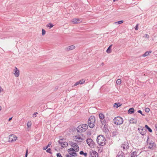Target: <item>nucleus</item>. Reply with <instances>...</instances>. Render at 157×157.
Instances as JSON below:
<instances>
[{
	"mask_svg": "<svg viewBox=\"0 0 157 157\" xmlns=\"http://www.w3.org/2000/svg\"><path fill=\"white\" fill-rule=\"evenodd\" d=\"M99 117L100 120H102L105 119V116L104 114L101 113H100L99 114Z\"/></svg>",
	"mask_w": 157,
	"mask_h": 157,
	"instance_id": "b1692460",
	"label": "nucleus"
},
{
	"mask_svg": "<svg viewBox=\"0 0 157 157\" xmlns=\"http://www.w3.org/2000/svg\"><path fill=\"white\" fill-rule=\"evenodd\" d=\"M95 119L94 116H91L89 118V127L93 128L94 126Z\"/></svg>",
	"mask_w": 157,
	"mask_h": 157,
	"instance_id": "7ed1b4c3",
	"label": "nucleus"
},
{
	"mask_svg": "<svg viewBox=\"0 0 157 157\" xmlns=\"http://www.w3.org/2000/svg\"><path fill=\"white\" fill-rule=\"evenodd\" d=\"M134 110L133 108H130L129 109L128 111V113L131 114L134 112Z\"/></svg>",
	"mask_w": 157,
	"mask_h": 157,
	"instance_id": "5701e85b",
	"label": "nucleus"
},
{
	"mask_svg": "<svg viewBox=\"0 0 157 157\" xmlns=\"http://www.w3.org/2000/svg\"><path fill=\"white\" fill-rule=\"evenodd\" d=\"M74 140L75 141L81 142L82 140L81 137L79 136H75L74 137Z\"/></svg>",
	"mask_w": 157,
	"mask_h": 157,
	"instance_id": "2eb2a0df",
	"label": "nucleus"
},
{
	"mask_svg": "<svg viewBox=\"0 0 157 157\" xmlns=\"http://www.w3.org/2000/svg\"><path fill=\"white\" fill-rule=\"evenodd\" d=\"M137 120L136 119L132 118L129 120V124H136L137 122Z\"/></svg>",
	"mask_w": 157,
	"mask_h": 157,
	"instance_id": "f3484780",
	"label": "nucleus"
},
{
	"mask_svg": "<svg viewBox=\"0 0 157 157\" xmlns=\"http://www.w3.org/2000/svg\"><path fill=\"white\" fill-rule=\"evenodd\" d=\"M121 105L120 103H116L114 104V107H116V108H117L118 107L120 106Z\"/></svg>",
	"mask_w": 157,
	"mask_h": 157,
	"instance_id": "393cba45",
	"label": "nucleus"
},
{
	"mask_svg": "<svg viewBox=\"0 0 157 157\" xmlns=\"http://www.w3.org/2000/svg\"><path fill=\"white\" fill-rule=\"evenodd\" d=\"M89 135L91 134V133L90 132H89Z\"/></svg>",
	"mask_w": 157,
	"mask_h": 157,
	"instance_id": "5fc2aeb1",
	"label": "nucleus"
},
{
	"mask_svg": "<svg viewBox=\"0 0 157 157\" xmlns=\"http://www.w3.org/2000/svg\"><path fill=\"white\" fill-rule=\"evenodd\" d=\"M2 107L1 106H0V111L1 110Z\"/></svg>",
	"mask_w": 157,
	"mask_h": 157,
	"instance_id": "864d4df0",
	"label": "nucleus"
},
{
	"mask_svg": "<svg viewBox=\"0 0 157 157\" xmlns=\"http://www.w3.org/2000/svg\"><path fill=\"white\" fill-rule=\"evenodd\" d=\"M32 123L31 121H28L27 123V126L28 128H29L31 125Z\"/></svg>",
	"mask_w": 157,
	"mask_h": 157,
	"instance_id": "7c9ffc66",
	"label": "nucleus"
},
{
	"mask_svg": "<svg viewBox=\"0 0 157 157\" xmlns=\"http://www.w3.org/2000/svg\"><path fill=\"white\" fill-rule=\"evenodd\" d=\"M145 37L147 38H148L149 37V36L147 34H146L145 35Z\"/></svg>",
	"mask_w": 157,
	"mask_h": 157,
	"instance_id": "a19ab883",
	"label": "nucleus"
},
{
	"mask_svg": "<svg viewBox=\"0 0 157 157\" xmlns=\"http://www.w3.org/2000/svg\"><path fill=\"white\" fill-rule=\"evenodd\" d=\"M137 112L140 113L142 116H144L145 115L142 113V112L140 110H139Z\"/></svg>",
	"mask_w": 157,
	"mask_h": 157,
	"instance_id": "f704fd0d",
	"label": "nucleus"
},
{
	"mask_svg": "<svg viewBox=\"0 0 157 157\" xmlns=\"http://www.w3.org/2000/svg\"><path fill=\"white\" fill-rule=\"evenodd\" d=\"M87 122H88V120L87 121Z\"/></svg>",
	"mask_w": 157,
	"mask_h": 157,
	"instance_id": "13d9d810",
	"label": "nucleus"
},
{
	"mask_svg": "<svg viewBox=\"0 0 157 157\" xmlns=\"http://www.w3.org/2000/svg\"><path fill=\"white\" fill-rule=\"evenodd\" d=\"M138 130L140 134L143 136L144 135L146 134L145 130L142 127L138 128Z\"/></svg>",
	"mask_w": 157,
	"mask_h": 157,
	"instance_id": "9d476101",
	"label": "nucleus"
},
{
	"mask_svg": "<svg viewBox=\"0 0 157 157\" xmlns=\"http://www.w3.org/2000/svg\"><path fill=\"white\" fill-rule=\"evenodd\" d=\"M156 130H157V129H156Z\"/></svg>",
	"mask_w": 157,
	"mask_h": 157,
	"instance_id": "052dcab7",
	"label": "nucleus"
},
{
	"mask_svg": "<svg viewBox=\"0 0 157 157\" xmlns=\"http://www.w3.org/2000/svg\"><path fill=\"white\" fill-rule=\"evenodd\" d=\"M113 46V44L110 45L108 48H109L110 49H111V47L112 46Z\"/></svg>",
	"mask_w": 157,
	"mask_h": 157,
	"instance_id": "8fccbe9b",
	"label": "nucleus"
},
{
	"mask_svg": "<svg viewBox=\"0 0 157 157\" xmlns=\"http://www.w3.org/2000/svg\"><path fill=\"white\" fill-rule=\"evenodd\" d=\"M156 130H157V129H156Z\"/></svg>",
	"mask_w": 157,
	"mask_h": 157,
	"instance_id": "bf43d9fd",
	"label": "nucleus"
},
{
	"mask_svg": "<svg viewBox=\"0 0 157 157\" xmlns=\"http://www.w3.org/2000/svg\"><path fill=\"white\" fill-rule=\"evenodd\" d=\"M101 128H102V130L103 132H105V133H108L109 130L107 125L105 124V125L101 126Z\"/></svg>",
	"mask_w": 157,
	"mask_h": 157,
	"instance_id": "9b49d317",
	"label": "nucleus"
},
{
	"mask_svg": "<svg viewBox=\"0 0 157 157\" xmlns=\"http://www.w3.org/2000/svg\"><path fill=\"white\" fill-rule=\"evenodd\" d=\"M118 134V132L116 130L114 131L113 132V136H116Z\"/></svg>",
	"mask_w": 157,
	"mask_h": 157,
	"instance_id": "c85d7f7f",
	"label": "nucleus"
},
{
	"mask_svg": "<svg viewBox=\"0 0 157 157\" xmlns=\"http://www.w3.org/2000/svg\"><path fill=\"white\" fill-rule=\"evenodd\" d=\"M17 139V137L16 135L13 134L10 135L8 138V141L10 142H13L16 141Z\"/></svg>",
	"mask_w": 157,
	"mask_h": 157,
	"instance_id": "423d86ee",
	"label": "nucleus"
},
{
	"mask_svg": "<svg viewBox=\"0 0 157 157\" xmlns=\"http://www.w3.org/2000/svg\"><path fill=\"white\" fill-rule=\"evenodd\" d=\"M69 144L72 147L71 148H73L75 151H79V148L77 144L72 141H71L70 142Z\"/></svg>",
	"mask_w": 157,
	"mask_h": 157,
	"instance_id": "39448f33",
	"label": "nucleus"
},
{
	"mask_svg": "<svg viewBox=\"0 0 157 157\" xmlns=\"http://www.w3.org/2000/svg\"><path fill=\"white\" fill-rule=\"evenodd\" d=\"M106 52L108 53H110L111 52V49H110L108 48L107 49Z\"/></svg>",
	"mask_w": 157,
	"mask_h": 157,
	"instance_id": "473e14b6",
	"label": "nucleus"
},
{
	"mask_svg": "<svg viewBox=\"0 0 157 157\" xmlns=\"http://www.w3.org/2000/svg\"><path fill=\"white\" fill-rule=\"evenodd\" d=\"M83 155H84V156L86 157L87 156V154L86 153H84V154Z\"/></svg>",
	"mask_w": 157,
	"mask_h": 157,
	"instance_id": "c03bdc74",
	"label": "nucleus"
},
{
	"mask_svg": "<svg viewBox=\"0 0 157 157\" xmlns=\"http://www.w3.org/2000/svg\"><path fill=\"white\" fill-rule=\"evenodd\" d=\"M152 52L151 51H147L142 56L143 57H145L146 56H147L149 55L150 53H151Z\"/></svg>",
	"mask_w": 157,
	"mask_h": 157,
	"instance_id": "4be33fe9",
	"label": "nucleus"
},
{
	"mask_svg": "<svg viewBox=\"0 0 157 157\" xmlns=\"http://www.w3.org/2000/svg\"><path fill=\"white\" fill-rule=\"evenodd\" d=\"M88 128V126L86 124H82L79 126L77 128V130L78 132L81 133L86 131Z\"/></svg>",
	"mask_w": 157,
	"mask_h": 157,
	"instance_id": "f03ea898",
	"label": "nucleus"
},
{
	"mask_svg": "<svg viewBox=\"0 0 157 157\" xmlns=\"http://www.w3.org/2000/svg\"><path fill=\"white\" fill-rule=\"evenodd\" d=\"M85 82V80L83 79H81L79 80V81L76 82L74 85L73 86H76L78 84H82L84 83Z\"/></svg>",
	"mask_w": 157,
	"mask_h": 157,
	"instance_id": "dca6fc26",
	"label": "nucleus"
},
{
	"mask_svg": "<svg viewBox=\"0 0 157 157\" xmlns=\"http://www.w3.org/2000/svg\"><path fill=\"white\" fill-rule=\"evenodd\" d=\"M28 152V149H27L26 150V153H25V157H27Z\"/></svg>",
	"mask_w": 157,
	"mask_h": 157,
	"instance_id": "4c0bfd02",
	"label": "nucleus"
},
{
	"mask_svg": "<svg viewBox=\"0 0 157 157\" xmlns=\"http://www.w3.org/2000/svg\"><path fill=\"white\" fill-rule=\"evenodd\" d=\"M3 91V89L2 88H1V87H0V92H2Z\"/></svg>",
	"mask_w": 157,
	"mask_h": 157,
	"instance_id": "a18cd8bd",
	"label": "nucleus"
},
{
	"mask_svg": "<svg viewBox=\"0 0 157 157\" xmlns=\"http://www.w3.org/2000/svg\"><path fill=\"white\" fill-rule=\"evenodd\" d=\"M100 121L102 126L106 124V121L105 119L100 120Z\"/></svg>",
	"mask_w": 157,
	"mask_h": 157,
	"instance_id": "bb28decb",
	"label": "nucleus"
},
{
	"mask_svg": "<svg viewBox=\"0 0 157 157\" xmlns=\"http://www.w3.org/2000/svg\"><path fill=\"white\" fill-rule=\"evenodd\" d=\"M51 142H50L48 143V145L47 146L48 147L50 146V145H51Z\"/></svg>",
	"mask_w": 157,
	"mask_h": 157,
	"instance_id": "09e8293b",
	"label": "nucleus"
},
{
	"mask_svg": "<svg viewBox=\"0 0 157 157\" xmlns=\"http://www.w3.org/2000/svg\"><path fill=\"white\" fill-rule=\"evenodd\" d=\"M86 142L87 144H88V139H87L86 140Z\"/></svg>",
	"mask_w": 157,
	"mask_h": 157,
	"instance_id": "603ef678",
	"label": "nucleus"
},
{
	"mask_svg": "<svg viewBox=\"0 0 157 157\" xmlns=\"http://www.w3.org/2000/svg\"><path fill=\"white\" fill-rule=\"evenodd\" d=\"M46 31L44 29H42V35H44L45 34Z\"/></svg>",
	"mask_w": 157,
	"mask_h": 157,
	"instance_id": "e433bc0d",
	"label": "nucleus"
},
{
	"mask_svg": "<svg viewBox=\"0 0 157 157\" xmlns=\"http://www.w3.org/2000/svg\"><path fill=\"white\" fill-rule=\"evenodd\" d=\"M54 25L51 23L48 24L47 25V27H49V29H51L53 26Z\"/></svg>",
	"mask_w": 157,
	"mask_h": 157,
	"instance_id": "cd10ccee",
	"label": "nucleus"
},
{
	"mask_svg": "<svg viewBox=\"0 0 157 157\" xmlns=\"http://www.w3.org/2000/svg\"><path fill=\"white\" fill-rule=\"evenodd\" d=\"M63 138H60L59 140H58V142L62 147H67L68 145V143L66 142H63Z\"/></svg>",
	"mask_w": 157,
	"mask_h": 157,
	"instance_id": "0eeeda50",
	"label": "nucleus"
},
{
	"mask_svg": "<svg viewBox=\"0 0 157 157\" xmlns=\"http://www.w3.org/2000/svg\"><path fill=\"white\" fill-rule=\"evenodd\" d=\"M66 157H73V156L71 155H66Z\"/></svg>",
	"mask_w": 157,
	"mask_h": 157,
	"instance_id": "37998d69",
	"label": "nucleus"
},
{
	"mask_svg": "<svg viewBox=\"0 0 157 157\" xmlns=\"http://www.w3.org/2000/svg\"><path fill=\"white\" fill-rule=\"evenodd\" d=\"M57 157H62L61 154L59 153H57Z\"/></svg>",
	"mask_w": 157,
	"mask_h": 157,
	"instance_id": "58836bf2",
	"label": "nucleus"
},
{
	"mask_svg": "<svg viewBox=\"0 0 157 157\" xmlns=\"http://www.w3.org/2000/svg\"><path fill=\"white\" fill-rule=\"evenodd\" d=\"M138 24H137L136 25V26H135V29L136 30H138Z\"/></svg>",
	"mask_w": 157,
	"mask_h": 157,
	"instance_id": "ea45409f",
	"label": "nucleus"
},
{
	"mask_svg": "<svg viewBox=\"0 0 157 157\" xmlns=\"http://www.w3.org/2000/svg\"><path fill=\"white\" fill-rule=\"evenodd\" d=\"M124 21H123L121 20L120 21H117V22H115V24H120L123 22Z\"/></svg>",
	"mask_w": 157,
	"mask_h": 157,
	"instance_id": "2f4dec72",
	"label": "nucleus"
},
{
	"mask_svg": "<svg viewBox=\"0 0 157 157\" xmlns=\"http://www.w3.org/2000/svg\"><path fill=\"white\" fill-rule=\"evenodd\" d=\"M95 146V143L91 139H89V146L91 148H94Z\"/></svg>",
	"mask_w": 157,
	"mask_h": 157,
	"instance_id": "4468645a",
	"label": "nucleus"
},
{
	"mask_svg": "<svg viewBox=\"0 0 157 157\" xmlns=\"http://www.w3.org/2000/svg\"><path fill=\"white\" fill-rule=\"evenodd\" d=\"M68 152L69 153L70 155H71L72 156L74 157L76 156H77V154L76 153V152L77 151H75L73 148L68 149L67 150Z\"/></svg>",
	"mask_w": 157,
	"mask_h": 157,
	"instance_id": "6e6552de",
	"label": "nucleus"
},
{
	"mask_svg": "<svg viewBox=\"0 0 157 157\" xmlns=\"http://www.w3.org/2000/svg\"><path fill=\"white\" fill-rule=\"evenodd\" d=\"M101 64L102 65H104V64L103 63H101Z\"/></svg>",
	"mask_w": 157,
	"mask_h": 157,
	"instance_id": "6e6d98bb",
	"label": "nucleus"
},
{
	"mask_svg": "<svg viewBox=\"0 0 157 157\" xmlns=\"http://www.w3.org/2000/svg\"><path fill=\"white\" fill-rule=\"evenodd\" d=\"M121 80L120 79H118L116 81V83L117 85H120L121 83Z\"/></svg>",
	"mask_w": 157,
	"mask_h": 157,
	"instance_id": "c756f323",
	"label": "nucleus"
},
{
	"mask_svg": "<svg viewBox=\"0 0 157 157\" xmlns=\"http://www.w3.org/2000/svg\"><path fill=\"white\" fill-rule=\"evenodd\" d=\"M48 148V147H47V146H46V147H43V149L44 150H46Z\"/></svg>",
	"mask_w": 157,
	"mask_h": 157,
	"instance_id": "49530a36",
	"label": "nucleus"
},
{
	"mask_svg": "<svg viewBox=\"0 0 157 157\" xmlns=\"http://www.w3.org/2000/svg\"><path fill=\"white\" fill-rule=\"evenodd\" d=\"M125 155L124 153L122 151H119L116 157H125Z\"/></svg>",
	"mask_w": 157,
	"mask_h": 157,
	"instance_id": "6ab92c4d",
	"label": "nucleus"
},
{
	"mask_svg": "<svg viewBox=\"0 0 157 157\" xmlns=\"http://www.w3.org/2000/svg\"><path fill=\"white\" fill-rule=\"evenodd\" d=\"M12 117H10V118H9V119L8 121H11L12 120Z\"/></svg>",
	"mask_w": 157,
	"mask_h": 157,
	"instance_id": "3c124183",
	"label": "nucleus"
},
{
	"mask_svg": "<svg viewBox=\"0 0 157 157\" xmlns=\"http://www.w3.org/2000/svg\"><path fill=\"white\" fill-rule=\"evenodd\" d=\"M72 21L74 24L79 23L82 21L79 19H74L72 20Z\"/></svg>",
	"mask_w": 157,
	"mask_h": 157,
	"instance_id": "a211bd4d",
	"label": "nucleus"
},
{
	"mask_svg": "<svg viewBox=\"0 0 157 157\" xmlns=\"http://www.w3.org/2000/svg\"><path fill=\"white\" fill-rule=\"evenodd\" d=\"M137 152L136 151H133L131 153V157H136L137 156Z\"/></svg>",
	"mask_w": 157,
	"mask_h": 157,
	"instance_id": "412c9836",
	"label": "nucleus"
},
{
	"mask_svg": "<svg viewBox=\"0 0 157 157\" xmlns=\"http://www.w3.org/2000/svg\"><path fill=\"white\" fill-rule=\"evenodd\" d=\"M75 48V46L72 45L68 46L66 48V50L67 51H69L74 49Z\"/></svg>",
	"mask_w": 157,
	"mask_h": 157,
	"instance_id": "aec40b11",
	"label": "nucleus"
},
{
	"mask_svg": "<svg viewBox=\"0 0 157 157\" xmlns=\"http://www.w3.org/2000/svg\"><path fill=\"white\" fill-rule=\"evenodd\" d=\"M113 121L114 123L117 125H120L122 124L123 121L122 118L119 117H117L115 118Z\"/></svg>",
	"mask_w": 157,
	"mask_h": 157,
	"instance_id": "20e7f679",
	"label": "nucleus"
},
{
	"mask_svg": "<svg viewBox=\"0 0 157 157\" xmlns=\"http://www.w3.org/2000/svg\"><path fill=\"white\" fill-rule=\"evenodd\" d=\"M150 109L149 108H145V110L146 112H147V113L149 112V111H150Z\"/></svg>",
	"mask_w": 157,
	"mask_h": 157,
	"instance_id": "72a5a7b5",
	"label": "nucleus"
},
{
	"mask_svg": "<svg viewBox=\"0 0 157 157\" xmlns=\"http://www.w3.org/2000/svg\"><path fill=\"white\" fill-rule=\"evenodd\" d=\"M37 113V112L33 114V117H34L35 116V117H36V114Z\"/></svg>",
	"mask_w": 157,
	"mask_h": 157,
	"instance_id": "de8ad7c7",
	"label": "nucleus"
},
{
	"mask_svg": "<svg viewBox=\"0 0 157 157\" xmlns=\"http://www.w3.org/2000/svg\"><path fill=\"white\" fill-rule=\"evenodd\" d=\"M121 147L124 150L128 149L129 147V144L127 142H124L121 144Z\"/></svg>",
	"mask_w": 157,
	"mask_h": 157,
	"instance_id": "1a4fd4ad",
	"label": "nucleus"
},
{
	"mask_svg": "<svg viewBox=\"0 0 157 157\" xmlns=\"http://www.w3.org/2000/svg\"><path fill=\"white\" fill-rule=\"evenodd\" d=\"M97 141L98 144L101 146L105 145L106 143L105 139L103 135H100L98 136Z\"/></svg>",
	"mask_w": 157,
	"mask_h": 157,
	"instance_id": "f257e3e1",
	"label": "nucleus"
},
{
	"mask_svg": "<svg viewBox=\"0 0 157 157\" xmlns=\"http://www.w3.org/2000/svg\"><path fill=\"white\" fill-rule=\"evenodd\" d=\"M156 145L155 142L153 141H151L150 143H149L148 148L152 149L155 148Z\"/></svg>",
	"mask_w": 157,
	"mask_h": 157,
	"instance_id": "f8f14e48",
	"label": "nucleus"
},
{
	"mask_svg": "<svg viewBox=\"0 0 157 157\" xmlns=\"http://www.w3.org/2000/svg\"><path fill=\"white\" fill-rule=\"evenodd\" d=\"M148 139H147V141H148Z\"/></svg>",
	"mask_w": 157,
	"mask_h": 157,
	"instance_id": "4d7b16f0",
	"label": "nucleus"
},
{
	"mask_svg": "<svg viewBox=\"0 0 157 157\" xmlns=\"http://www.w3.org/2000/svg\"><path fill=\"white\" fill-rule=\"evenodd\" d=\"M145 127L146 128L148 131L150 132H152V130L147 125H146L145 126Z\"/></svg>",
	"mask_w": 157,
	"mask_h": 157,
	"instance_id": "a878e982",
	"label": "nucleus"
},
{
	"mask_svg": "<svg viewBox=\"0 0 157 157\" xmlns=\"http://www.w3.org/2000/svg\"><path fill=\"white\" fill-rule=\"evenodd\" d=\"M51 149L50 148H49L46 150V152L50 153H52L51 151Z\"/></svg>",
	"mask_w": 157,
	"mask_h": 157,
	"instance_id": "c9c22d12",
	"label": "nucleus"
},
{
	"mask_svg": "<svg viewBox=\"0 0 157 157\" xmlns=\"http://www.w3.org/2000/svg\"><path fill=\"white\" fill-rule=\"evenodd\" d=\"M84 152L83 151H80L79 153L81 155H83L84 154Z\"/></svg>",
	"mask_w": 157,
	"mask_h": 157,
	"instance_id": "79ce46f5",
	"label": "nucleus"
},
{
	"mask_svg": "<svg viewBox=\"0 0 157 157\" xmlns=\"http://www.w3.org/2000/svg\"><path fill=\"white\" fill-rule=\"evenodd\" d=\"M14 75L16 77H17L19 76V71L16 67H15V68L14 69Z\"/></svg>",
	"mask_w": 157,
	"mask_h": 157,
	"instance_id": "ddd939ff",
	"label": "nucleus"
}]
</instances>
